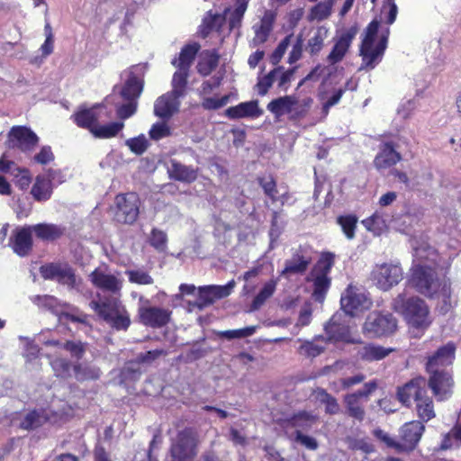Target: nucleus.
<instances>
[{"label":"nucleus","instance_id":"c9c22d12","mask_svg":"<svg viewBox=\"0 0 461 461\" xmlns=\"http://www.w3.org/2000/svg\"><path fill=\"white\" fill-rule=\"evenodd\" d=\"M124 127L122 122H114L107 124H96L92 129V134L99 139H110L115 137Z\"/></svg>","mask_w":461,"mask_h":461},{"label":"nucleus","instance_id":"f704fd0d","mask_svg":"<svg viewBox=\"0 0 461 461\" xmlns=\"http://www.w3.org/2000/svg\"><path fill=\"white\" fill-rule=\"evenodd\" d=\"M73 371L76 379L78 381L96 380L101 375L99 367L86 363L74 365Z\"/></svg>","mask_w":461,"mask_h":461},{"label":"nucleus","instance_id":"b1692460","mask_svg":"<svg viewBox=\"0 0 461 461\" xmlns=\"http://www.w3.org/2000/svg\"><path fill=\"white\" fill-rule=\"evenodd\" d=\"M424 426L420 421L414 420L405 423L401 429L400 451L412 449L421 438Z\"/></svg>","mask_w":461,"mask_h":461},{"label":"nucleus","instance_id":"423d86ee","mask_svg":"<svg viewBox=\"0 0 461 461\" xmlns=\"http://www.w3.org/2000/svg\"><path fill=\"white\" fill-rule=\"evenodd\" d=\"M199 440L190 429L179 431L172 438L167 461H194L198 454Z\"/></svg>","mask_w":461,"mask_h":461},{"label":"nucleus","instance_id":"393cba45","mask_svg":"<svg viewBox=\"0 0 461 461\" xmlns=\"http://www.w3.org/2000/svg\"><path fill=\"white\" fill-rule=\"evenodd\" d=\"M143 89L142 81L135 77L132 73H130L129 78L125 82L123 87L120 89L118 94L115 90L113 93L107 96L105 102H110L111 99L121 98L122 100H131L137 101Z\"/></svg>","mask_w":461,"mask_h":461},{"label":"nucleus","instance_id":"bf43d9fd","mask_svg":"<svg viewBox=\"0 0 461 461\" xmlns=\"http://www.w3.org/2000/svg\"><path fill=\"white\" fill-rule=\"evenodd\" d=\"M218 56L210 54L199 61L197 65L198 72L203 76L209 75L218 65Z\"/></svg>","mask_w":461,"mask_h":461},{"label":"nucleus","instance_id":"de8ad7c7","mask_svg":"<svg viewBox=\"0 0 461 461\" xmlns=\"http://www.w3.org/2000/svg\"><path fill=\"white\" fill-rule=\"evenodd\" d=\"M75 122L79 127L88 129L92 133V129L97 124V116L93 109H85L75 114Z\"/></svg>","mask_w":461,"mask_h":461},{"label":"nucleus","instance_id":"bb28decb","mask_svg":"<svg viewBox=\"0 0 461 461\" xmlns=\"http://www.w3.org/2000/svg\"><path fill=\"white\" fill-rule=\"evenodd\" d=\"M356 34L357 31L350 29L340 35L327 58L330 64H336L343 59Z\"/></svg>","mask_w":461,"mask_h":461},{"label":"nucleus","instance_id":"1a4fd4ad","mask_svg":"<svg viewBox=\"0 0 461 461\" xmlns=\"http://www.w3.org/2000/svg\"><path fill=\"white\" fill-rule=\"evenodd\" d=\"M140 201L137 194H121L115 197L114 219L124 224L136 221L140 212Z\"/></svg>","mask_w":461,"mask_h":461},{"label":"nucleus","instance_id":"ddd939ff","mask_svg":"<svg viewBox=\"0 0 461 461\" xmlns=\"http://www.w3.org/2000/svg\"><path fill=\"white\" fill-rule=\"evenodd\" d=\"M396 328L397 321L390 313L372 312L368 315L364 324V330L373 336L391 334Z\"/></svg>","mask_w":461,"mask_h":461},{"label":"nucleus","instance_id":"4468645a","mask_svg":"<svg viewBox=\"0 0 461 461\" xmlns=\"http://www.w3.org/2000/svg\"><path fill=\"white\" fill-rule=\"evenodd\" d=\"M430 376L427 385L431 389L433 394L438 401L448 398L452 393L454 381L449 372L441 369L440 371H430Z\"/></svg>","mask_w":461,"mask_h":461},{"label":"nucleus","instance_id":"052dcab7","mask_svg":"<svg viewBox=\"0 0 461 461\" xmlns=\"http://www.w3.org/2000/svg\"><path fill=\"white\" fill-rule=\"evenodd\" d=\"M213 303L214 300L212 297L211 293H209L206 285L200 286L198 288V297L195 301H194V306L196 307V309L203 310Z\"/></svg>","mask_w":461,"mask_h":461},{"label":"nucleus","instance_id":"a211bd4d","mask_svg":"<svg viewBox=\"0 0 461 461\" xmlns=\"http://www.w3.org/2000/svg\"><path fill=\"white\" fill-rule=\"evenodd\" d=\"M312 262L311 255L307 249L299 248L294 250L291 258L287 259L285 268L282 270V276H291L303 274L306 271Z\"/></svg>","mask_w":461,"mask_h":461},{"label":"nucleus","instance_id":"72a5a7b5","mask_svg":"<svg viewBox=\"0 0 461 461\" xmlns=\"http://www.w3.org/2000/svg\"><path fill=\"white\" fill-rule=\"evenodd\" d=\"M226 18L225 16L219 14H212V12H208L206 15L203 17L202 24L200 25L199 32L200 34L205 38L212 32L219 31L223 25Z\"/></svg>","mask_w":461,"mask_h":461},{"label":"nucleus","instance_id":"680f3d73","mask_svg":"<svg viewBox=\"0 0 461 461\" xmlns=\"http://www.w3.org/2000/svg\"><path fill=\"white\" fill-rule=\"evenodd\" d=\"M363 223L367 230L375 234H379L386 227L385 221L378 212L374 213L370 218L363 221Z\"/></svg>","mask_w":461,"mask_h":461},{"label":"nucleus","instance_id":"864d4df0","mask_svg":"<svg viewBox=\"0 0 461 461\" xmlns=\"http://www.w3.org/2000/svg\"><path fill=\"white\" fill-rule=\"evenodd\" d=\"M256 326H249L238 330H222L218 333V336L225 338L229 340L236 339H244L252 336L256 332Z\"/></svg>","mask_w":461,"mask_h":461},{"label":"nucleus","instance_id":"cd10ccee","mask_svg":"<svg viewBox=\"0 0 461 461\" xmlns=\"http://www.w3.org/2000/svg\"><path fill=\"white\" fill-rule=\"evenodd\" d=\"M263 113L262 110L258 107V101H249L240 103L236 106H231L227 109L226 114L231 119H240L244 117H258Z\"/></svg>","mask_w":461,"mask_h":461},{"label":"nucleus","instance_id":"6e6d98bb","mask_svg":"<svg viewBox=\"0 0 461 461\" xmlns=\"http://www.w3.org/2000/svg\"><path fill=\"white\" fill-rule=\"evenodd\" d=\"M57 376L68 378L71 376V364L65 358H56L50 362Z\"/></svg>","mask_w":461,"mask_h":461},{"label":"nucleus","instance_id":"4d7b16f0","mask_svg":"<svg viewBox=\"0 0 461 461\" xmlns=\"http://www.w3.org/2000/svg\"><path fill=\"white\" fill-rule=\"evenodd\" d=\"M357 219L353 215L340 216L338 218V223L341 226L343 232L348 239H353Z\"/></svg>","mask_w":461,"mask_h":461},{"label":"nucleus","instance_id":"c756f323","mask_svg":"<svg viewBox=\"0 0 461 461\" xmlns=\"http://www.w3.org/2000/svg\"><path fill=\"white\" fill-rule=\"evenodd\" d=\"M167 173L171 179L180 182L191 183L197 177L195 169L174 159L170 161L169 166L167 167Z\"/></svg>","mask_w":461,"mask_h":461},{"label":"nucleus","instance_id":"473e14b6","mask_svg":"<svg viewBox=\"0 0 461 461\" xmlns=\"http://www.w3.org/2000/svg\"><path fill=\"white\" fill-rule=\"evenodd\" d=\"M37 238L42 240L52 241L60 238L65 231L61 226L50 223H39L31 227Z\"/></svg>","mask_w":461,"mask_h":461},{"label":"nucleus","instance_id":"dca6fc26","mask_svg":"<svg viewBox=\"0 0 461 461\" xmlns=\"http://www.w3.org/2000/svg\"><path fill=\"white\" fill-rule=\"evenodd\" d=\"M63 180L60 178V172L57 170H49L48 176H38L32 185L31 194L37 201H47L52 194V183L60 184Z\"/></svg>","mask_w":461,"mask_h":461},{"label":"nucleus","instance_id":"aec40b11","mask_svg":"<svg viewBox=\"0 0 461 461\" xmlns=\"http://www.w3.org/2000/svg\"><path fill=\"white\" fill-rule=\"evenodd\" d=\"M180 97L167 92L159 96L154 103V114L163 120L170 119L179 111Z\"/></svg>","mask_w":461,"mask_h":461},{"label":"nucleus","instance_id":"4c0bfd02","mask_svg":"<svg viewBox=\"0 0 461 461\" xmlns=\"http://www.w3.org/2000/svg\"><path fill=\"white\" fill-rule=\"evenodd\" d=\"M333 5L334 0H323L318 3L311 8L308 20L321 22L328 19L332 13Z\"/></svg>","mask_w":461,"mask_h":461},{"label":"nucleus","instance_id":"6ab92c4d","mask_svg":"<svg viewBox=\"0 0 461 461\" xmlns=\"http://www.w3.org/2000/svg\"><path fill=\"white\" fill-rule=\"evenodd\" d=\"M324 330L326 334L324 337L327 343L337 341L358 343V339L351 338L349 326L340 323L337 315L331 317Z\"/></svg>","mask_w":461,"mask_h":461},{"label":"nucleus","instance_id":"4be33fe9","mask_svg":"<svg viewBox=\"0 0 461 461\" xmlns=\"http://www.w3.org/2000/svg\"><path fill=\"white\" fill-rule=\"evenodd\" d=\"M317 422L318 416L312 412L306 411H298L285 420V433L288 435L291 433V431H308Z\"/></svg>","mask_w":461,"mask_h":461},{"label":"nucleus","instance_id":"603ef678","mask_svg":"<svg viewBox=\"0 0 461 461\" xmlns=\"http://www.w3.org/2000/svg\"><path fill=\"white\" fill-rule=\"evenodd\" d=\"M125 145L132 153L141 155L148 149L149 143L146 136L140 134L138 137L128 139Z\"/></svg>","mask_w":461,"mask_h":461},{"label":"nucleus","instance_id":"09e8293b","mask_svg":"<svg viewBox=\"0 0 461 461\" xmlns=\"http://www.w3.org/2000/svg\"><path fill=\"white\" fill-rule=\"evenodd\" d=\"M461 447V423L456 425L448 433L444 435L440 448L443 450Z\"/></svg>","mask_w":461,"mask_h":461},{"label":"nucleus","instance_id":"7ed1b4c3","mask_svg":"<svg viewBox=\"0 0 461 461\" xmlns=\"http://www.w3.org/2000/svg\"><path fill=\"white\" fill-rule=\"evenodd\" d=\"M393 309L401 313L412 327L424 328L429 323V309L424 301L418 297H408L405 293L399 294L393 302Z\"/></svg>","mask_w":461,"mask_h":461},{"label":"nucleus","instance_id":"e433bc0d","mask_svg":"<svg viewBox=\"0 0 461 461\" xmlns=\"http://www.w3.org/2000/svg\"><path fill=\"white\" fill-rule=\"evenodd\" d=\"M199 48L197 43L186 45L182 49L178 59H174L172 64L176 68L189 69Z\"/></svg>","mask_w":461,"mask_h":461},{"label":"nucleus","instance_id":"20e7f679","mask_svg":"<svg viewBox=\"0 0 461 461\" xmlns=\"http://www.w3.org/2000/svg\"><path fill=\"white\" fill-rule=\"evenodd\" d=\"M90 307L108 325L117 330H126L131 325V318L125 306L115 298H107L104 301H92Z\"/></svg>","mask_w":461,"mask_h":461},{"label":"nucleus","instance_id":"f8f14e48","mask_svg":"<svg viewBox=\"0 0 461 461\" xmlns=\"http://www.w3.org/2000/svg\"><path fill=\"white\" fill-rule=\"evenodd\" d=\"M40 272L44 279L57 280L71 288H77L79 285L74 271L67 264L51 263L41 266Z\"/></svg>","mask_w":461,"mask_h":461},{"label":"nucleus","instance_id":"13d9d810","mask_svg":"<svg viewBox=\"0 0 461 461\" xmlns=\"http://www.w3.org/2000/svg\"><path fill=\"white\" fill-rule=\"evenodd\" d=\"M258 183L260 186L263 188L264 193L266 195L269 196V198L276 202L277 200V189H276V184L274 180L273 176H264L258 178Z\"/></svg>","mask_w":461,"mask_h":461},{"label":"nucleus","instance_id":"a19ab883","mask_svg":"<svg viewBox=\"0 0 461 461\" xmlns=\"http://www.w3.org/2000/svg\"><path fill=\"white\" fill-rule=\"evenodd\" d=\"M344 402L346 405L347 413L349 417L361 422L364 420L366 416L365 408L360 400L356 399L354 395L347 394L344 397Z\"/></svg>","mask_w":461,"mask_h":461},{"label":"nucleus","instance_id":"58836bf2","mask_svg":"<svg viewBox=\"0 0 461 461\" xmlns=\"http://www.w3.org/2000/svg\"><path fill=\"white\" fill-rule=\"evenodd\" d=\"M392 352V348H386L375 344H367L360 351L361 357L367 361H377L384 358Z\"/></svg>","mask_w":461,"mask_h":461},{"label":"nucleus","instance_id":"a878e982","mask_svg":"<svg viewBox=\"0 0 461 461\" xmlns=\"http://www.w3.org/2000/svg\"><path fill=\"white\" fill-rule=\"evenodd\" d=\"M32 229H17L10 239V243L14 253L20 257L29 254L32 247Z\"/></svg>","mask_w":461,"mask_h":461},{"label":"nucleus","instance_id":"39448f33","mask_svg":"<svg viewBox=\"0 0 461 461\" xmlns=\"http://www.w3.org/2000/svg\"><path fill=\"white\" fill-rule=\"evenodd\" d=\"M333 264L334 255L323 254L307 277L312 283V297L318 303H323L330 289L331 279L329 275Z\"/></svg>","mask_w":461,"mask_h":461},{"label":"nucleus","instance_id":"f3484780","mask_svg":"<svg viewBox=\"0 0 461 461\" xmlns=\"http://www.w3.org/2000/svg\"><path fill=\"white\" fill-rule=\"evenodd\" d=\"M9 140L13 146L19 148L23 151H28L37 146L39 138L27 127L14 126L9 132Z\"/></svg>","mask_w":461,"mask_h":461},{"label":"nucleus","instance_id":"412c9836","mask_svg":"<svg viewBox=\"0 0 461 461\" xmlns=\"http://www.w3.org/2000/svg\"><path fill=\"white\" fill-rule=\"evenodd\" d=\"M402 159L401 154L391 142H384L375 157L374 166L378 171H384L397 164Z\"/></svg>","mask_w":461,"mask_h":461},{"label":"nucleus","instance_id":"9b49d317","mask_svg":"<svg viewBox=\"0 0 461 461\" xmlns=\"http://www.w3.org/2000/svg\"><path fill=\"white\" fill-rule=\"evenodd\" d=\"M402 269L398 264L384 263L375 266L372 276L376 285L387 291L396 285L402 279Z\"/></svg>","mask_w":461,"mask_h":461},{"label":"nucleus","instance_id":"79ce46f5","mask_svg":"<svg viewBox=\"0 0 461 461\" xmlns=\"http://www.w3.org/2000/svg\"><path fill=\"white\" fill-rule=\"evenodd\" d=\"M276 287V282L274 280H270L266 283L263 288L254 298L249 312H256L260 309L267 302V300H268L274 294Z\"/></svg>","mask_w":461,"mask_h":461},{"label":"nucleus","instance_id":"3c124183","mask_svg":"<svg viewBox=\"0 0 461 461\" xmlns=\"http://www.w3.org/2000/svg\"><path fill=\"white\" fill-rule=\"evenodd\" d=\"M287 437L290 440L303 446L309 450H316L318 448L317 440L311 436L305 435L303 432L291 431Z\"/></svg>","mask_w":461,"mask_h":461},{"label":"nucleus","instance_id":"c85d7f7f","mask_svg":"<svg viewBox=\"0 0 461 461\" xmlns=\"http://www.w3.org/2000/svg\"><path fill=\"white\" fill-rule=\"evenodd\" d=\"M276 21V14L273 11H266L258 25L254 26L255 37L253 44L259 45L267 41Z\"/></svg>","mask_w":461,"mask_h":461},{"label":"nucleus","instance_id":"0e129e2a","mask_svg":"<svg viewBox=\"0 0 461 461\" xmlns=\"http://www.w3.org/2000/svg\"><path fill=\"white\" fill-rule=\"evenodd\" d=\"M170 128L166 122L153 124L149 131L150 139L159 140L170 135Z\"/></svg>","mask_w":461,"mask_h":461},{"label":"nucleus","instance_id":"f257e3e1","mask_svg":"<svg viewBox=\"0 0 461 461\" xmlns=\"http://www.w3.org/2000/svg\"><path fill=\"white\" fill-rule=\"evenodd\" d=\"M427 381L423 377H416L399 388L397 396L404 405H410L413 400L416 411L422 421H428L435 417L433 402L427 395Z\"/></svg>","mask_w":461,"mask_h":461},{"label":"nucleus","instance_id":"5701e85b","mask_svg":"<svg viewBox=\"0 0 461 461\" xmlns=\"http://www.w3.org/2000/svg\"><path fill=\"white\" fill-rule=\"evenodd\" d=\"M456 347L453 343L439 348L432 356L429 357L427 370L440 371V366H447L453 363L455 358Z\"/></svg>","mask_w":461,"mask_h":461},{"label":"nucleus","instance_id":"a18cd8bd","mask_svg":"<svg viewBox=\"0 0 461 461\" xmlns=\"http://www.w3.org/2000/svg\"><path fill=\"white\" fill-rule=\"evenodd\" d=\"M48 420L44 411H32L28 412L21 422V428L34 429L43 425Z\"/></svg>","mask_w":461,"mask_h":461},{"label":"nucleus","instance_id":"338daca9","mask_svg":"<svg viewBox=\"0 0 461 461\" xmlns=\"http://www.w3.org/2000/svg\"><path fill=\"white\" fill-rule=\"evenodd\" d=\"M248 6L240 4H235V8L229 17V25L230 29L239 28Z\"/></svg>","mask_w":461,"mask_h":461},{"label":"nucleus","instance_id":"69168bd1","mask_svg":"<svg viewBox=\"0 0 461 461\" xmlns=\"http://www.w3.org/2000/svg\"><path fill=\"white\" fill-rule=\"evenodd\" d=\"M14 178L15 179V185L20 189H26L30 185L32 182V176L30 175L29 170L26 168L19 167L18 169H14Z\"/></svg>","mask_w":461,"mask_h":461},{"label":"nucleus","instance_id":"8fccbe9b","mask_svg":"<svg viewBox=\"0 0 461 461\" xmlns=\"http://www.w3.org/2000/svg\"><path fill=\"white\" fill-rule=\"evenodd\" d=\"M129 281L138 285H152L154 283L153 277L142 268L127 269L125 271Z\"/></svg>","mask_w":461,"mask_h":461},{"label":"nucleus","instance_id":"5fc2aeb1","mask_svg":"<svg viewBox=\"0 0 461 461\" xmlns=\"http://www.w3.org/2000/svg\"><path fill=\"white\" fill-rule=\"evenodd\" d=\"M235 285V281L231 280L225 285H206V287L208 288L209 293H211V295L215 302L218 299L229 296L232 292Z\"/></svg>","mask_w":461,"mask_h":461},{"label":"nucleus","instance_id":"ea45409f","mask_svg":"<svg viewBox=\"0 0 461 461\" xmlns=\"http://www.w3.org/2000/svg\"><path fill=\"white\" fill-rule=\"evenodd\" d=\"M107 104H113L116 106V114L118 118L125 120L132 116L137 111V101L122 100L121 98L111 99Z\"/></svg>","mask_w":461,"mask_h":461},{"label":"nucleus","instance_id":"2eb2a0df","mask_svg":"<svg viewBox=\"0 0 461 461\" xmlns=\"http://www.w3.org/2000/svg\"><path fill=\"white\" fill-rule=\"evenodd\" d=\"M93 285L113 294H119L122 288V280L111 274L105 267H97L90 275Z\"/></svg>","mask_w":461,"mask_h":461},{"label":"nucleus","instance_id":"774afa93","mask_svg":"<svg viewBox=\"0 0 461 461\" xmlns=\"http://www.w3.org/2000/svg\"><path fill=\"white\" fill-rule=\"evenodd\" d=\"M398 14L397 5L394 0H386L382 9V15L384 16L385 22L388 24H393Z\"/></svg>","mask_w":461,"mask_h":461},{"label":"nucleus","instance_id":"37998d69","mask_svg":"<svg viewBox=\"0 0 461 461\" xmlns=\"http://www.w3.org/2000/svg\"><path fill=\"white\" fill-rule=\"evenodd\" d=\"M328 37V30L324 26L318 27L312 36L308 40L306 50L311 55H315L321 51L324 45V41Z\"/></svg>","mask_w":461,"mask_h":461},{"label":"nucleus","instance_id":"7c9ffc66","mask_svg":"<svg viewBox=\"0 0 461 461\" xmlns=\"http://www.w3.org/2000/svg\"><path fill=\"white\" fill-rule=\"evenodd\" d=\"M297 352L300 356L307 358H313L320 356L326 348V340L324 336H316L312 340H302Z\"/></svg>","mask_w":461,"mask_h":461},{"label":"nucleus","instance_id":"c03bdc74","mask_svg":"<svg viewBox=\"0 0 461 461\" xmlns=\"http://www.w3.org/2000/svg\"><path fill=\"white\" fill-rule=\"evenodd\" d=\"M178 70L175 72L172 78V90L170 93L183 97L185 94V88L187 84L188 70L182 68H177Z\"/></svg>","mask_w":461,"mask_h":461},{"label":"nucleus","instance_id":"e2e57ef3","mask_svg":"<svg viewBox=\"0 0 461 461\" xmlns=\"http://www.w3.org/2000/svg\"><path fill=\"white\" fill-rule=\"evenodd\" d=\"M167 234L164 231L158 229L152 230L149 237V243L151 246L159 251H163L167 248Z\"/></svg>","mask_w":461,"mask_h":461},{"label":"nucleus","instance_id":"0eeeda50","mask_svg":"<svg viewBox=\"0 0 461 461\" xmlns=\"http://www.w3.org/2000/svg\"><path fill=\"white\" fill-rule=\"evenodd\" d=\"M409 284L427 297H433L441 287L435 269L431 266L420 263L412 267Z\"/></svg>","mask_w":461,"mask_h":461},{"label":"nucleus","instance_id":"49530a36","mask_svg":"<svg viewBox=\"0 0 461 461\" xmlns=\"http://www.w3.org/2000/svg\"><path fill=\"white\" fill-rule=\"evenodd\" d=\"M316 399L325 405V411L329 414H337L340 411L339 404L335 397L328 393L326 390L318 388L315 391Z\"/></svg>","mask_w":461,"mask_h":461},{"label":"nucleus","instance_id":"f03ea898","mask_svg":"<svg viewBox=\"0 0 461 461\" xmlns=\"http://www.w3.org/2000/svg\"><path fill=\"white\" fill-rule=\"evenodd\" d=\"M379 22L373 20L365 31V36L360 47L362 65L360 69H373L382 59L387 47L389 29L378 37Z\"/></svg>","mask_w":461,"mask_h":461},{"label":"nucleus","instance_id":"9d476101","mask_svg":"<svg viewBox=\"0 0 461 461\" xmlns=\"http://www.w3.org/2000/svg\"><path fill=\"white\" fill-rule=\"evenodd\" d=\"M340 304L347 314L356 316L369 309L372 302L359 287L349 285L341 294Z\"/></svg>","mask_w":461,"mask_h":461},{"label":"nucleus","instance_id":"6e6552de","mask_svg":"<svg viewBox=\"0 0 461 461\" xmlns=\"http://www.w3.org/2000/svg\"><path fill=\"white\" fill-rule=\"evenodd\" d=\"M171 311L153 306L149 300L140 297L138 307L139 321L144 326L158 329L166 326L171 319Z\"/></svg>","mask_w":461,"mask_h":461},{"label":"nucleus","instance_id":"2f4dec72","mask_svg":"<svg viewBox=\"0 0 461 461\" xmlns=\"http://www.w3.org/2000/svg\"><path fill=\"white\" fill-rule=\"evenodd\" d=\"M298 104L299 100L295 95H285L272 100L267 104V110L275 114V116L280 117L285 113H292Z\"/></svg>","mask_w":461,"mask_h":461}]
</instances>
